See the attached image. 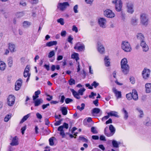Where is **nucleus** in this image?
I'll use <instances>...</instances> for the list:
<instances>
[{
    "mask_svg": "<svg viewBox=\"0 0 151 151\" xmlns=\"http://www.w3.org/2000/svg\"><path fill=\"white\" fill-rule=\"evenodd\" d=\"M121 66L122 72L124 74H127L129 71V67L126 58H124L121 60Z\"/></svg>",
    "mask_w": 151,
    "mask_h": 151,
    "instance_id": "obj_1",
    "label": "nucleus"
},
{
    "mask_svg": "<svg viewBox=\"0 0 151 151\" xmlns=\"http://www.w3.org/2000/svg\"><path fill=\"white\" fill-rule=\"evenodd\" d=\"M140 23L142 24L147 26L149 22L148 14L145 12L141 13L140 14Z\"/></svg>",
    "mask_w": 151,
    "mask_h": 151,
    "instance_id": "obj_2",
    "label": "nucleus"
},
{
    "mask_svg": "<svg viewBox=\"0 0 151 151\" xmlns=\"http://www.w3.org/2000/svg\"><path fill=\"white\" fill-rule=\"evenodd\" d=\"M121 47L122 49L126 52H130L132 50L130 43L126 40L122 41Z\"/></svg>",
    "mask_w": 151,
    "mask_h": 151,
    "instance_id": "obj_3",
    "label": "nucleus"
},
{
    "mask_svg": "<svg viewBox=\"0 0 151 151\" xmlns=\"http://www.w3.org/2000/svg\"><path fill=\"white\" fill-rule=\"evenodd\" d=\"M68 128V125L66 123H64L63 125L60 126L58 127V131H60V134L63 137H64L65 136V134L63 130L64 128L67 129Z\"/></svg>",
    "mask_w": 151,
    "mask_h": 151,
    "instance_id": "obj_4",
    "label": "nucleus"
},
{
    "mask_svg": "<svg viewBox=\"0 0 151 151\" xmlns=\"http://www.w3.org/2000/svg\"><path fill=\"white\" fill-rule=\"evenodd\" d=\"M113 4H115V9L117 12L121 10L122 6V3L121 0H115L112 1Z\"/></svg>",
    "mask_w": 151,
    "mask_h": 151,
    "instance_id": "obj_5",
    "label": "nucleus"
},
{
    "mask_svg": "<svg viewBox=\"0 0 151 151\" xmlns=\"http://www.w3.org/2000/svg\"><path fill=\"white\" fill-rule=\"evenodd\" d=\"M104 16L108 18H113L114 17V13L111 10L106 9L104 12Z\"/></svg>",
    "mask_w": 151,
    "mask_h": 151,
    "instance_id": "obj_6",
    "label": "nucleus"
},
{
    "mask_svg": "<svg viewBox=\"0 0 151 151\" xmlns=\"http://www.w3.org/2000/svg\"><path fill=\"white\" fill-rule=\"evenodd\" d=\"M102 113V111L99 108H95L92 109L91 111V114L92 116L94 117L98 116L97 114H99L98 116L101 115Z\"/></svg>",
    "mask_w": 151,
    "mask_h": 151,
    "instance_id": "obj_7",
    "label": "nucleus"
},
{
    "mask_svg": "<svg viewBox=\"0 0 151 151\" xmlns=\"http://www.w3.org/2000/svg\"><path fill=\"white\" fill-rule=\"evenodd\" d=\"M98 24L99 26L103 28H105L106 27V23L107 21L104 18H100L98 20Z\"/></svg>",
    "mask_w": 151,
    "mask_h": 151,
    "instance_id": "obj_8",
    "label": "nucleus"
},
{
    "mask_svg": "<svg viewBox=\"0 0 151 151\" xmlns=\"http://www.w3.org/2000/svg\"><path fill=\"white\" fill-rule=\"evenodd\" d=\"M69 5V4L68 2H64L63 3H60L58 4L57 8L60 10L63 11Z\"/></svg>",
    "mask_w": 151,
    "mask_h": 151,
    "instance_id": "obj_9",
    "label": "nucleus"
},
{
    "mask_svg": "<svg viewBox=\"0 0 151 151\" xmlns=\"http://www.w3.org/2000/svg\"><path fill=\"white\" fill-rule=\"evenodd\" d=\"M150 70L149 69L145 68L142 72L143 78L145 79H147L150 77Z\"/></svg>",
    "mask_w": 151,
    "mask_h": 151,
    "instance_id": "obj_10",
    "label": "nucleus"
},
{
    "mask_svg": "<svg viewBox=\"0 0 151 151\" xmlns=\"http://www.w3.org/2000/svg\"><path fill=\"white\" fill-rule=\"evenodd\" d=\"M15 101V98L13 95H9L7 99V104L9 106H12L14 104Z\"/></svg>",
    "mask_w": 151,
    "mask_h": 151,
    "instance_id": "obj_11",
    "label": "nucleus"
},
{
    "mask_svg": "<svg viewBox=\"0 0 151 151\" xmlns=\"http://www.w3.org/2000/svg\"><path fill=\"white\" fill-rule=\"evenodd\" d=\"M127 11L130 14H132L134 12V5L132 3H128L127 5Z\"/></svg>",
    "mask_w": 151,
    "mask_h": 151,
    "instance_id": "obj_12",
    "label": "nucleus"
},
{
    "mask_svg": "<svg viewBox=\"0 0 151 151\" xmlns=\"http://www.w3.org/2000/svg\"><path fill=\"white\" fill-rule=\"evenodd\" d=\"M84 48V45L80 42L77 43L74 47V48L75 50H77L78 51H81Z\"/></svg>",
    "mask_w": 151,
    "mask_h": 151,
    "instance_id": "obj_13",
    "label": "nucleus"
},
{
    "mask_svg": "<svg viewBox=\"0 0 151 151\" xmlns=\"http://www.w3.org/2000/svg\"><path fill=\"white\" fill-rule=\"evenodd\" d=\"M97 47L98 50L100 53L103 54L104 52V48L100 42H97Z\"/></svg>",
    "mask_w": 151,
    "mask_h": 151,
    "instance_id": "obj_14",
    "label": "nucleus"
},
{
    "mask_svg": "<svg viewBox=\"0 0 151 151\" xmlns=\"http://www.w3.org/2000/svg\"><path fill=\"white\" fill-rule=\"evenodd\" d=\"M140 46L142 47L143 51L146 52L149 50V47L144 41H142L141 42Z\"/></svg>",
    "mask_w": 151,
    "mask_h": 151,
    "instance_id": "obj_15",
    "label": "nucleus"
},
{
    "mask_svg": "<svg viewBox=\"0 0 151 151\" xmlns=\"http://www.w3.org/2000/svg\"><path fill=\"white\" fill-rule=\"evenodd\" d=\"M22 83V80L19 79L15 83V89L16 91L19 90L20 88Z\"/></svg>",
    "mask_w": 151,
    "mask_h": 151,
    "instance_id": "obj_16",
    "label": "nucleus"
},
{
    "mask_svg": "<svg viewBox=\"0 0 151 151\" xmlns=\"http://www.w3.org/2000/svg\"><path fill=\"white\" fill-rule=\"evenodd\" d=\"M18 144V139L17 136H15L12 139V142L10 143V145L12 146H14L17 145Z\"/></svg>",
    "mask_w": 151,
    "mask_h": 151,
    "instance_id": "obj_17",
    "label": "nucleus"
},
{
    "mask_svg": "<svg viewBox=\"0 0 151 151\" xmlns=\"http://www.w3.org/2000/svg\"><path fill=\"white\" fill-rule=\"evenodd\" d=\"M113 92L115 95V96L117 98V99L121 98L122 97L121 93L120 91H117L116 89L115 88H114L112 89Z\"/></svg>",
    "mask_w": 151,
    "mask_h": 151,
    "instance_id": "obj_18",
    "label": "nucleus"
},
{
    "mask_svg": "<svg viewBox=\"0 0 151 151\" xmlns=\"http://www.w3.org/2000/svg\"><path fill=\"white\" fill-rule=\"evenodd\" d=\"M145 91L147 93H151V83H147L145 85Z\"/></svg>",
    "mask_w": 151,
    "mask_h": 151,
    "instance_id": "obj_19",
    "label": "nucleus"
},
{
    "mask_svg": "<svg viewBox=\"0 0 151 151\" xmlns=\"http://www.w3.org/2000/svg\"><path fill=\"white\" fill-rule=\"evenodd\" d=\"M9 49L12 52H14L16 51L15 45L12 43H10L8 44Z\"/></svg>",
    "mask_w": 151,
    "mask_h": 151,
    "instance_id": "obj_20",
    "label": "nucleus"
},
{
    "mask_svg": "<svg viewBox=\"0 0 151 151\" xmlns=\"http://www.w3.org/2000/svg\"><path fill=\"white\" fill-rule=\"evenodd\" d=\"M107 114L109 115V117L113 116L117 118L119 117V116L118 115V112L115 111H110L109 112L107 113Z\"/></svg>",
    "mask_w": 151,
    "mask_h": 151,
    "instance_id": "obj_21",
    "label": "nucleus"
},
{
    "mask_svg": "<svg viewBox=\"0 0 151 151\" xmlns=\"http://www.w3.org/2000/svg\"><path fill=\"white\" fill-rule=\"evenodd\" d=\"M132 98L135 101L138 99V96L137 91L135 89H133L132 91Z\"/></svg>",
    "mask_w": 151,
    "mask_h": 151,
    "instance_id": "obj_22",
    "label": "nucleus"
},
{
    "mask_svg": "<svg viewBox=\"0 0 151 151\" xmlns=\"http://www.w3.org/2000/svg\"><path fill=\"white\" fill-rule=\"evenodd\" d=\"M34 101L35 104V106H39L43 102V100L42 99H38L37 100H35Z\"/></svg>",
    "mask_w": 151,
    "mask_h": 151,
    "instance_id": "obj_23",
    "label": "nucleus"
},
{
    "mask_svg": "<svg viewBox=\"0 0 151 151\" xmlns=\"http://www.w3.org/2000/svg\"><path fill=\"white\" fill-rule=\"evenodd\" d=\"M105 65L106 66L108 67L110 65V60L108 56H105L104 58Z\"/></svg>",
    "mask_w": 151,
    "mask_h": 151,
    "instance_id": "obj_24",
    "label": "nucleus"
},
{
    "mask_svg": "<svg viewBox=\"0 0 151 151\" xmlns=\"http://www.w3.org/2000/svg\"><path fill=\"white\" fill-rule=\"evenodd\" d=\"M104 132L105 135L108 137L112 136L114 134L113 133L109 131L108 128L107 127L105 128L104 130Z\"/></svg>",
    "mask_w": 151,
    "mask_h": 151,
    "instance_id": "obj_25",
    "label": "nucleus"
},
{
    "mask_svg": "<svg viewBox=\"0 0 151 151\" xmlns=\"http://www.w3.org/2000/svg\"><path fill=\"white\" fill-rule=\"evenodd\" d=\"M143 124L144 125L149 126L151 125V121L150 119L149 118H147L143 122Z\"/></svg>",
    "mask_w": 151,
    "mask_h": 151,
    "instance_id": "obj_26",
    "label": "nucleus"
},
{
    "mask_svg": "<svg viewBox=\"0 0 151 151\" xmlns=\"http://www.w3.org/2000/svg\"><path fill=\"white\" fill-rule=\"evenodd\" d=\"M112 145L113 147L117 148L119 147V145L121 144L120 142H117L115 140H113L112 142Z\"/></svg>",
    "mask_w": 151,
    "mask_h": 151,
    "instance_id": "obj_27",
    "label": "nucleus"
},
{
    "mask_svg": "<svg viewBox=\"0 0 151 151\" xmlns=\"http://www.w3.org/2000/svg\"><path fill=\"white\" fill-rule=\"evenodd\" d=\"M137 39L140 40L141 42L144 41L145 37L143 34L141 33H138L136 35Z\"/></svg>",
    "mask_w": 151,
    "mask_h": 151,
    "instance_id": "obj_28",
    "label": "nucleus"
},
{
    "mask_svg": "<svg viewBox=\"0 0 151 151\" xmlns=\"http://www.w3.org/2000/svg\"><path fill=\"white\" fill-rule=\"evenodd\" d=\"M7 64L9 67H11L13 65V58L12 57H9L7 59Z\"/></svg>",
    "mask_w": 151,
    "mask_h": 151,
    "instance_id": "obj_29",
    "label": "nucleus"
},
{
    "mask_svg": "<svg viewBox=\"0 0 151 151\" xmlns=\"http://www.w3.org/2000/svg\"><path fill=\"white\" fill-rule=\"evenodd\" d=\"M122 112H123L124 114V119L126 120H127L129 117V114L127 111L124 108H123L122 110Z\"/></svg>",
    "mask_w": 151,
    "mask_h": 151,
    "instance_id": "obj_30",
    "label": "nucleus"
},
{
    "mask_svg": "<svg viewBox=\"0 0 151 151\" xmlns=\"http://www.w3.org/2000/svg\"><path fill=\"white\" fill-rule=\"evenodd\" d=\"M57 44L56 41H52L48 42L46 43V46L47 47H50L53 45H56Z\"/></svg>",
    "mask_w": 151,
    "mask_h": 151,
    "instance_id": "obj_31",
    "label": "nucleus"
},
{
    "mask_svg": "<svg viewBox=\"0 0 151 151\" xmlns=\"http://www.w3.org/2000/svg\"><path fill=\"white\" fill-rule=\"evenodd\" d=\"M31 114L30 113L28 114L27 115L24 116L22 119L21 120V121L20 122V124L22 123L24 121H26L27 119L30 116Z\"/></svg>",
    "mask_w": 151,
    "mask_h": 151,
    "instance_id": "obj_32",
    "label": "nucleus"
},
{
    "mask_svg": "<svg viewBox=\"0 0 151 151\" xmlns=\"http://www.w3.org/2000/svg\"><path fill=\"white\" fill-rule=\"evenodd\" d=\"M31 24V22L27 21H24L23 23V26L24 28H27Z\"/></svg>",
    "mask_w": 151,
    "mask_h": 151,
    "instance_id": "obj_33",
    "label": "nucleus"
},
{
    "mask_svg": "<svg viewBox=\"0 0 151 151\" xmlns=\"http://www.w3.org/2000/svg\"><path fill=\"white\" fill-rule=\"evenodd\" d=\"M41 93L40 91L38 90L36 91L35 93V96L33 95V101H35L36 99L39 97L38 95L40 94Z\"/></svg>",
    "mask_w": 151,
    "mask_h": 151,
    "instance_id": "obj_34",
    "label": "nucleus"
},
{
    "mask_svg": "<svg viewBox=\"0 0 151 151\" xmlns=\"http://www.w3.org/2000/svg\"><path fill=\"white\" fill-rule=\"evenodd\" d=\"M136 109L140 114V115L139 116V117L140 118H142L144 116V114L143 111L141 109L139 108H137Z\"/></svg>",
    "mask_w": 151,
    "mask_h": 151,
    "instance_id": "obj_35",
    "label": "nucleus"
},
{
    "mask_svg": "<svg viewBox=\"0 0 151 151\" xmlns=\"http://www.w3.org/2000/svg\"><path fill=\"white\" fill-rule=\"evenodd\" d=\"M71 57L72 58L75 59L76 62L79 59L78 54L77 53H74L71 55Z\"/></svg>",
    "mask_w": 151,
    "mask_h": 151,
    "instance_id": "obj_36",
    "label": "nucleus"
},
{
    "mask_svg": "<svg viewBox=\"0 0 151 151\" xmlns=\"http://www.w3.org/2000/svg\"><path fill=\"white\" fill-rule=\"evenodd\" d=\"M71 91L73 95L77 99H79L80 98V97L79 95V94H78V93L77 92L74 91L73 89H72L71 90Z\"/></svg>",
    "mask_w": 151,
    "mask_h": 151,
    "instance_id": "obj_37",
    "label": "nucleus"
},
{
    "mask_svg": "<svg viewBox=\"0 0 151 151\" xmlns=\"http://www.w3.org/2000/svg\"><path fill=\"white\" fill-rule=\"evenodd\" d=\"M138 19L136 17H134L132 18L131 20V23L133 25H136L137 24Z\"/></svg>",
    "mask_w": 151,
    "mask_h": 151,
    "instance_id": "obj_38",
    "label": "nucleus"
},
{
    "mask_svg": "<svg viewBox=\"0 0 151 151\" xmlns=\"http://www.w3.org/2000/svg\"><path fill=\"white\" fill-rule=\"evenodd\" d=\"M62 114L64 115H66L67 114V110L66 107H61L60 109Z\"/></svg>",
    "mask_w": 151,
    "mask_h": 151,
    "instance_id": "obj_39",
    "label": "nucleus"
},
{
    "mask_svg": "<svg viewBox=\"0 0 151 151\" xmlns=\"http://www.w3.org/2000/svg\"><path fill=\"white\" fill-rule=\"evenodd\" d=\"M6 68L5 63L1 61L0 62V69L1 70H4Z\"/></svg>",
    "mask_w": 151,
    "mask_h": 151,
    "instance_id": "obj_40",
    "label": "nucleus"
},
{
    "mask_svg": "<svg viewBox=\"0 0 151 151\" xmlns=\"http://www.w3.org/2000/svg\"><path fill=\"white\" fill-rule=\"evenodd\" d=\"M12 114H11L6 115L4 118V121L6 122H7L11 117Z\"/></svg>",
    "mask_w": 151,
    "mask_h": 151,
    "instance_id": "obj_41",
    "label": "nucleus"
},
{
    "mask_svg": "<svg viewBox=\"0 0 151 151\" xmlns=\"http://www.w3.org/2000/svg\"><path fill=\"white\" fill-rule=\"evenodd\" d=\"M30 76V74L28 73L24 72V77L26 78L27 77L26 82H27Z\"/></svg>",
    "mask_w": 151,
    "mask_h": 151,
    "instance_id": "obj_42",
    "label": "nucleus"
},
{
    "mask_svg": "<svg viewBox=\"0 0 151 151\" xmlns=\"http://www.w3.org/2000/svg\"><path fill=\"white\" fill-rule=\"evenodd\" d=\"M109 129L110 131V132L114 134L115 131V129L113 125L112 124L110 125L109 127Z\"/></svg>",
    "mask_w": 151,
    "mask_h": 151,
    "instance_id": "obj_43",
    "label": "nucleus"
},
{
    "mask_svg": "<svg viewBox=\"0 0 151 151\" xmlns=\"http://www.w3.org/2000/svg\"><path fill=\"white\" fill-rule=\"evenodd\" d=\"M81 107L79 106H78L77 107V108L80 111H82L84 108L85 104H82L81 105Z\"/></svg>",
    "mask_w": 151,
    "mask_h": 151,
    "instance_id": "obj_44",
    "label": "nucleus"
},
{
    "mask_svg": "<svg viewBox=\"0 0 151 151\" xmlns=\"http://www.w3.org/2000/svg\"><path fill=\"white\" fill-rule=\"evenodd\" d=\"M73 38L72 37V36L70 35L68 36V37L67 39L68 41L71 43V44H73L72 40H73Z\"/></svg>",
    "mask_w": 151,
    "mask_h": 151,
    "instance_id": "obj_45",
    "label": "nucleus"
},
{
    "mask_svg": "<svg viewBox=\"0 0 151 151\" xmlns=\"http://www.w3.org/2000/svg\"><path fill=\"white\" fill-rule=\"evenodd\" d=\"M91 132L94 134H96L98 133V131L96 127H92L91 129Z\"/></svg>",
    "mask_w": 151,
    "mask_h": 151,
    "instance_id": "obj_46",
    "label": "nucleus"
},
{
    "mask_svg": "<svg viewBox=\"0 0 151 151\" xmlns=\"http://www.w3.org/2000/svg\"><path fill=\"white\" fill-rule=\"evenodd\" d=\"M132 94L131 93H128L126 95V97L128 100H131L132 98Z\"/></svg>",
    "mask_w": 151,
    "mask_h": 151,
    "instance_id": "obj_47",
    "label": "nucleus"
},
{
    "mask_svg": "<svg viewBox=\"0 0 151 151\" xmlns=\"http://www.w3.org/2000/svg\"><path fill=\"white\" fill-rule=\"evenodd\" d=\"M58 23H59L61 25H63L64 24V19L62 18H60L57 20Z\"/></svg>",
    "mask_w": 151,
    "mask_h": 151,
    "instance_id": "obj_48",
    "label": "nucleus"
},
{
    "mask_svg": "<svg viewBox=\"0 0 151 151\" xmlns=\"http://www.w3.org/2000/svg\"><path fill=\"white\" fill-rule=\"evenodd\" d=\"M55 138L54 137H52L50 138L49 139V144L51 146H52L54 145L53 139Z\"/></svg>",
    "mask_w": 151,
    "mask_h": 151,
    "instance_id": "obj_49",
    "label": "nucleus"
},
{
    "mask_svg": "<svg viewBox=\"0 0 151 151\" xmlns=\"http://www.w3.org/2000/svg\"><path fill=\"white\" fill-rule=\"evenodd\" d=\"M55 55V53L53 51H52L50 52L48 55V57L49 58H51Z\"/></svg>",
    "mask_w": 151,
    "mask_h": 151,
    "instance_id": "obj_50",
    "label": "nucleus"
},
{
    "mask_svg": "<svg viewBox=\"0 0 151 151\" xmlns=\"http://www.w3.org/2000/svg\"><path fill=\"white\" fill-rule=\"evenodd\" d=\"M73 100L72 99L67 98L65 99V102L66 104H68L69 103L73 101Z\"/></svg>",
    "mask_w": 151,
    "mask_h": 151,
    "instance_id": "obj_51",
    "label": "nucleus"
},
{
    "mask_svg": "<svg viewBox=\"0 0 151 151\" xmlns=\"http://www.w3.org/2000/svg\"><path fill=\"white\" fill-rule=\"evenodd\" d=\"M99 83H97L96 81H94L93 83L91 84V86H93L94 88H96L99 85Z\"/></svg>",
    "mask_w": 151,
    "mask_h": 151,
    "instance_id": "obj_52",
    "label": "nucleus"
},
{
    "mask_svg": "<svg viewBox=\"0 0 151 151\" xmlns=\"http://www.w3.org/2000/svg\"><path fill=\"white\" fill-rule=\"evenodd\" d=\"M78 5H76L73 7V11L75 13H77L78 12Z\"/></svg>",
    "mask_w": 151,
    "mask_h": 151,
    "instance_id": "obj_53",
    "label": "nucleus"
},
{
    "mask_svg": "<svg viewBox=\"0 0 151 151\" xmlns=\"http://www.w3.org/2000/svg\"><path fill=\"white\" fill-rule=\"evenodd\" d=\"M72 30L73 31H74L76 33L78 32V29L77 27L75 25H73L72 27Z\"/></svg>",
    "mask_w": 151,
    "mask_h": 151,
    "instance_id": "obj_54",
    "label": "nucleus"
},
{
    "mask_svg": "<svg viewBox=\"0 0 151 151\" xmlns=\"http://www.w3.org/2000/svg\"><path fill=\"white\" fill-rule=\"evenodd\" d=\"M85 90L84 88L80 89L78 91V94L81 95H82L83 93Z\"/></svg>",
    "mask_w": 151,
    "mask_h": 151,
    "instance_id": "obj_55",
    "label": "nucleus"
},
{
    "mask_svg": "<svg viewBox=\"0 0 151 151\" xmlns=\"http://www.w3.org/2000/svg\"><path fill=\"white\" fill-rule=\"evenodd\" d=\"M99 100L96 99L93 101V103L96 106H99Z\"/></svg>",
    "mask_w": 151,
    "mask_h": 151,
    "instance_id": "obj_56",
    "label": "nucleus"
},
{
    "mask_svg": "<svg viewBox=\"0 0 151 151\" xmlns=\"http://www.w3.org/2000/svg\"><path fill=\"white\" fill-rule=\"evenodd\" d=\"M96 93H94L93 92H92L91 93V94L89 96V97L90 98H92L94 96H96Z\"/></svg>",
    "mask_w": 151,
    "mask_h": 151,
    "instance_id": "obj_57",
    "label": "nucleus"
},
{
    "mask_svg": "<svg viewBox=\"0 0 151 151\" xmlns=\"http://www.w3.org/2000/svg\"><path fill=\"white\" fill-rule=\"evenodd\" d=\"M62 121V119H61L59 121L56 122L54 123V125L55 126H57L60 125L61 124V122Z\"/></svg>",
    "mask_w": 151,
    "mask_h": 151,
    "instance_id": "obj_58",
    "label": "nucleus"
},
{
    "mask_svg": "<svg viewBox=\"0 0 151 151\" xmlns=\"http://www.w3.org/2000/svg\"><path fill=\"white\" fill-rule=\"evenodd\" d=\"M130 81L132 84H134L135 83V80L134 78L133 77H131L130 78Z\"/></svg>",
    "mask_w": 151,
    "mask_h": 151,
    "instance_id": "obj_59",
    "label": "nucleus"
},
{
    "mask_svg": "<svg viewBox=\"0 0 151 151\" xmlns=\"http://www.w3.org/2000/svg\"><path fill=\"white\" fill-rule=\"evenodd\" d=\"M89 73L91 74H93V70L92 69L91 66V65L89 66Z\"/></svg>",
    "mask_w": 151,
    "mask_h": 151,
    "instance_id": "obj_60",
    "label": "nucleus"
},
{
    "mask_svg": "<svg viewBox=\"0 0 151 151\" xmlns=\"http://www.w3.org/2000/svg\"><path fill=\"white\" fill-rule=\"evenodd\" d=\"M75 83V81L73 79H71L69 80V83L70 85H72L73 84H74Z\"/></svg>",
    "mask_w": 151,
    "mask_h": 151,
    "instance_id": "obj_61",
    "label": "nucleus"
},
{
    "mask_svg": "<svg viewBox=\"0 0 151 151\" xmlns=\"http://www.w3.org/2000/svg\"><path fill=\"white\" fill-rule=\"evenodd\" d=\"M87 121L88 123L91 122L92 124L93 123V122L92 121V118L90 117H88L87 118Z\"/></svg>",
    "mask_w": 151,
    "mask_h": 151,
    "instance_id": "obj_62",
    "label": "nucleus"
},
{
    "mask_svg": "<svg viewBox=\"0 0 151 151\" xmlns=\"http://www.w3.org/2000/svg\"><path fill=\"white\" fill-rule=\"evenodd\" d=\"M109 116L108 115L107 116H105L102 118V120L103 121H104L108 119L109 118Z\"/></svg>",
    "mask_w": 151,
    "mask_h": 151,
    "instance_id": "obj_63",
    "label": "nucleus"
},
{
    "mask_svg": "<svg viewBox=\"0 0 151 151\" xmlns=\"http://www.w3.org/2000/svg\"><path fill=\"white\" fill-rule=\"evenodd\" d=\"M26 126L23 127L21 128V130L22 132V134H24V132L26 130Z\"/></svg>",
    "mask_w": 151,
    "mask_h": 151,
    "instance_id": "obj_64",
    "label": "nucleus"
}]
</instances>
